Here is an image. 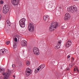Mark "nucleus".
Segmentation results:
<instances>
[{
	"label": "nucleus",
	"instance_id": "nucleus-36",
	"mask_svg": "<svg viewBox=\"0 0 79 79\" xmlns=\"http://www.w3.org/2000/svg\"><path fill=\"white\" fill-rule=\"evenodd\" d=\"M74 72L76 71V68H74Z\"/></svg>",
	"mask_w": 79,
	"mask_h": 79
},
{
	"label": "nucleus",
	"instance_id": "nucleus-13",
	"mask_svg": "<svg viewBox=\"0 0 79 79\" xmlns=\"http://www.w3.org/2000/svg\"><path fill=\"white\" fill-rule=\"evenodd\" d=\"M21 44L23 47L27 46V41L23 40L21 41Z\"/></svg>",
	"mask_w": 79,
	"mask_h": 79
},
{
	"label": "nucleus",
	"instance_id": "nucleus-3",
	"mask_svg": "<svg viewBox=\"0 0 79 79\" xmlns=\"http://www.w3.org/2000/svg\"><path fill=\"white\" fill-rule=\"evenodd\" d=\"M26 21V19L24 18H23L19 21V25L21 27H25V22Z\"/></svg>",
	"mask_w": 79,
	"mask_h": 79
},
{
	"label": "nucleus",
	"instance_id": "nucleus-7",
	"mask_svg": "<svg viewBox=\"0 0 79 79\" xmlns=\"http://www.w3.org/2000/svg\"><path fill=\"white\" fill-rule=\"evenodd\" d=\"M32 71V70L30 69L29 68H28L25 72L26 75L28 77L31 74V72Z\"/></svg>",
	"mask_w": 79,
	"mask_h": 79
},
{
	"label": "nucleus",
	"instance_id": "nucleus-17",
	"mask_svg": "<svg viewBox=\"0 0 79 79\" xmlns=\"http://www.w3.org/2000/svg\"><path fill=\"white\" fill-rule=\"evenodd\" d=\"M18 65L20 67L23 66V62L21 61H19L18 62Z\"/></svg>",
	"mask_w": 79,
	"mask_h": 79
},
{
	"label": "nucleus",
	"instance_id": "nucleus-25",
	"mask_svg": "<svg viewBox=\"0 0 79 79\" xmlns=\"http://www.w3.org/2000/svg\"><path fill=\"white\" fill-rule=\"evenodd\" d=\"M10 41H7L6 42V45H9V44H10Z\"/></svg>",
	"mask_w": 79,
	"mask_h": 79
},
{
	"label": "nucleus",
	"instance_id": "nucleus-37",
	"mask_svg": "<svg viewBox=\"0 0 79 79\" xmlns=\"http://www.w3.org/2000/svg\"><path fill=\"white\" fill-rule=\"evenodd\" d=\"M59 8H60V9H61L62 7H61V6H60V7H59Z\"/></svg>",
	"mask_w": 79,
	"mask_h": 79
},
{
	"label": "nucleus",
	"instance_id": "nucleus-40",
	"mask_svg": "<svg viewBox=\"0 0 79 79\" xmlns=\"http://www.w3.org/2000/svg\"><path fill=\"white\" fill-rule=\"evenodd\" d=\"M74 0L75 1H76V0Z\"/></svg>",
	"mask_w": 79,
	"mask_h": 79
},
{
	"label": "nucleus",
	"instance_id": "nucleus-5",
	"mask_svg": "<svg viewBox=\"0 0 79 79\" xmlns=\"http://www.w3.org/2000/svg\"><path fill=\"white\" fill-rule=\"evenodd\" d=\"M33 50V52L34 54L37 55H39V49L37 47H34Z\"/></svg>",
	"mask_w": 79,
	"mask_h": 79
},
{
	"label": "nucleus",
	"instance_id": "nucleus-14",
	"mask_svg": "<svg viewBox=\"0 0 79 79\" xmlns=\"http://www.w3.org/2000/svg\"><path fill=\"white\" fill-rule=\"evenodd\" d=\"M8 11V10L7 9L3 7V9L2 11L3 13H4V14H6V13H7Z\"/></svg>",
	"mask_w": 79,
	"mask_h": 79
},
{
	"label": "nucleus",
	"instance_id": "nucleus-39",
	"mask_svg": "<svg viewBox=\"0 0 79 79\" xmlns=\"http://www.w3.org/2000/svg\"><path fill=\"white\" fill-rule=\"evenodd\" d=\"M71 66V64H69V66Z\"/></svg>",
	"mask_w": 79,
	"mask_h": 79
},
{
	"label": "nucleus",
	"instance_id": "nucleus-21",
	"mask_svg": "<svg viewBox=\"0 0 79 79\" xmlns=\"http://www.w3.org/2000/svg\"><path fill=\"white\" fill-rule=\"evenodd\" d=\"M7 23L8 24V26H10V20H7Z\"/></svg>",
	"mask_w": 79,
	"mask_h": 79
},
{
	"label": "nucleus",
	"instance_id": "nucleus-10",
	"mask_svg": "<svg viewBox=\"0 0 79 79\" xmlns=\"http://www.w3.org/2000/svg\"><path fill=\"white\" fill-rule=\"evenodd\" d=\"M8 52V50L3 49L0 50V55H1L2 53L5 54Z\"/></svg>",
	"mask_w": 79,
	"mask_h": 79
},
{
	"label": "nucleus",
	"instance_id": "nucleus-32",
	"mask_svg": "<svg viewBox=\"0 0 79 79\" xmlns=\"http://www.w3.org/2000/svg\"><path fill=\"white\" fill-rule=\"evenodd\" d=\"M2 18V15H0V21L1 20V19Z\"/></svg>",
	"mask_w": 79,
	"mask_h": 79
},
{
	"label": "nucleus",
	"instance_id": "nucleus-34",
	"mask_svg": "<svg viewBox=\"0 0 79 79\" xmlns=\"http://www.w3.org/2000/svg\"><path fill=\"white\" fill-rule=\"evenodd\" d=\"M67 70H68V71H69V68H67Z\"/></svg>",
	"mask_w": 79,
	"mask_h": 79
},
{
	"label": "nucleus",
	"instance_id": "nucleus-19",
	"mask_svg": "<svg viewBox=\"0 0 79 79\" xmlns=\"http://www.w3.org/2000/svg\"><path fill=\"white\" fill-rule=\"evenodd\" d=\"M65 16H67V17H69L70 18L71 16H70V14L69 13H66L65 15Z\"/></svg>",
	"mask_w": 79,
	"mask_h": 79
},
{
	"label": "nucleus",
	"instance_id": "nucleus-2",
	"mask_svg": "<svg viewBox=\"0 0 79 79\" xmlns=\"http://www.w3.org/2000/svg\"><path fill=\"white\" fill-rule=\"evenodd\" d=\"M67 10L71 13H74L77 11V8L73 6H72L68 8Z\"/></svg>",
	"mask_w": 79,
	"mask_h": 79
},
{
	"label": "nucleus",
	"instance_id": "nucleus-27",
	"mask_svg": "<svg viewBox=\"0 0 79 79\" xmlns=\"http://www.w3.org/2000/svg\"><path fill=\"white\" fill-rule=\"evenodd\" d=\"M3 3H4V2L3 1V0H1L0 1V4H1V5H2Z\"/></svg>",
	"mask_w": 79,
	"mask_h": 79
},
{
	"label": "nucleus",
	"instance_id": "nucleus-8",
	"mask_svg": "<svg viewBox=\"0 0 79 79\" xmlns=\"http://www.w3.org/2000/svg\"><path fill=\"white\" fill-rule=\"evenodd\" d=\"M12 3L14 5H17L19 4V0H11Z\"/></svg>",
	"mask_w": 79,
	"mask_h": 79
},
{
	"label": "nucleus",
	"instance_id": "nucleus-41",
	"mask_svg": "<svg viewBox=\"0 0 79 79\" xmlns=\"http://www.w3.org/2000/svg\"><path fill=\"white\" fill-rule=\"evenodd\" d=\"M35 73H37V72L36 73V72H35Z\"/></svg>",
	"mask_w": 79,
	"mask_h": 79
},
{
	"label": "nucleus",
	"instance_id": "nucleus-33",
	"mask_svg": "<svg viewBox=\"0 0 79 79\" xmlns=\"http://www.w3.org/2000/svg\"><path fill=\"white\" fill-rule=\"evenodd\" d=\"M75 64H73V65H71V67H72V66H74V65Z\"/></svg>",
	"mask_w": 79,
	"mask_h": 79
},
{
	"label": "nucleus",
	"instance_id": "nucleus-6",
	"mask_svg": "<svg viewBox=\"0 0 79 79\" xmlns=\"http://www.w3.org/2000/svg\"><path fill=\"white\" fill-rule=\"evenodd\" d=\"M43 18L45 22L46 23L50 22V21H49V20H50L49 16L47 15H45L44 16Z\"/></svg>",
	"mask_w": 79,
	"mask_h": 79
},
{
	"label": "nucleus",
	"instance_id": "nucleus-9",
	"mask_svg": "<svg viewBox=\"0 0 79 79\" xmlns=\"http://www.w3.org/2000/svg\"><path fill=\"white\" fill-rule=\"evenodd\" d=\"M72 44V43L71 42V41L70 40H69L68 41L65 45V46L68 48V47H69L71 45V44Z\"/></svg>",
	"mask_w": 79,
	"mask_h": 79
},
{
	"label": "nucleus",
	"instance_id": "nucleus-26",
	"mask_svg": "<svg viewBox=\"0 0 79 79\" xmlns=\"http://www.w3.org/2000/svg\"><path fill=\"white\" fill-rule=\"evenodd\" d=\"M74 58L73 57L71 59V62H73V61H74Z\"/></svg>",
	"mask_w": 79,
	"mask_h": 79
},
{
	"label": "nucleus",
	"instance_id": "nucleus-12",
	"mask_svg": "<svg viewBox=\"0 0 79 79\" xmlns=\"http://www.w3.org/2000/svg\"><path fill=\"white\" fill-rule=\"evenodd\" d=\"M10 70H8L7 72V74L4 76L3 79H8V77H9V76H10Z\"/></svg>",
	"mask_w": 79,
	"mask_h": 79
},
{
	"label": "nucleus",
	"instance_id": "nucleus-35",
	"mask_svg": "<svg viewBox=\"0 0 79 79\" xmlns=\"http://www.w3.org/2000/svg\"><path fill=\"white\" fill-rule=\"evenodd\" d=\"M40 69H40V68H39L38 69H37V70H38V71H39V70H40Z\"/></svg>",
	"mask_w": 79,
	"mask_h": 79
},
{
	"label": "nucleus",
	"instance_id": "nucleus-1",
	"mask_svg": "<svg viewBox=\"0 0 79 79\" xmlns=\"http://www.w3.org/2000/svg\"><path fill=\"white\" fill-rule=\"evenodd\" d=\"M58 27V23L56 22L51 23V25L49 27L50 31H53L54 30V28H56Z\"/></svg>",
	"mask_w": 79,
	"mask_h": 79
},
{
	"label": "nucleus",
	"instance_id": "nucleus-42",
	"mask_svg": "<svg viewBox=\"0 0 79 79\" xmlns=\"http://www.w3.org/2000/svg\"><path fill=\"white\" fill-rule=\"evenodd\" d=\"M38 72H37V73H38Z\"/></svg>",
	"mask_w": 79,
	"mask_h": 79
},
{
	"label": "nucleus",
	"instance_id": "nucleus-18",
	"mask_svg": "<svg viewBox=\"0 0 79 79\" xmlns=\"http://www.w3.org/2000/svg\"><path fill=\"white\" fill-rule=\"evenodd\" d=\"M8 70H9V71H10V73H9V76H10V73H11V71H10V70H9V69H8V70H7V72L6 73H3L2 74V75H3V76H4V75H5V76H6V74H7V75L8 74V73H7L8 72Z\"/></svg>",
	"mask_w": 79,
	"mask_h": 79
},
{
	"label": "nucleus",
	"instance_id": "nucleus-11",
	"mask_svg": "<svg viewBox=\"0 0 79 79\" xmlns=\"http://www.w3.org/2000/svg\"><path fill=\"white\" fill-rule=\"evenodd\" d=\"M61 40H59L56 46L55 47V48H56V49H59V48H60V46H61Z\"/></svg>",
	"mask_w": 79,
	"mask_h": 79
},
{
	"label": "nucleus",
	"instance_id": "nucleus-29",
	"mask_svg": "<svg viewBox=\"0 0 79 79\" xmlns=\"http://www.w3.org/2000/svg\"><path fill=\"white\" fill-rule=\"evenodd\" d=\"M15 66H16L15 64H13L12 65V68H15Z\"/></svg>",
	"mask_w": 79,
	"mask_h": 79
},
{
	"label": "nucleus",
	"instance_id": "nucleus-23",
	"mask_svg": "<svg viewBox=\"0 0 79 79\" xmlns=\"http://www.w3.org/2000/svg\"><path fill=\"white\" fill-rule=\"evenodd\" d=\"M26 64L27 66H29L30 64V62L29 61H27L26 62Z\"/></svg>",
	"mask_w": 79,
	"mask_h": 79
},
{
	"label": "nucleus",
	"instance_id": "nucleus-20",
	"mask_svg": "<svg viewBox=\"0 0 79 79\" xmlns=\"http://www.w3.org/2000/svg\"><path fill=\"white\" fill-rule=\"evenodd\" d=\"M4 7L5 8L7 9L8 10V8H9V6H8V5H6V6L5 5Z\"/></svg>",
	"mask_w": 79,
	"mask_h": 79
},
{
	"label": "nucleus",
	"instance_id": "nucleus-30",
	"mask_svg": "<svg viewBox=\"0 0 79 79\" xmlns=\"http://www.w3.org/2000/svg\"><path fill=\"white\" fill-rule=\"evenodd\" d=\"M0 71L1 72H4V71H5V70H4V69H0Z\"/></svg>",
	"mask_w": 79,
	"mask_h": 79
},
{
	"label": "nucleus",
	"instance_id": "nucleus-4",
	"mask_svg": "<svg viewBox=\"0 0 79 79\" xmlns=\"http://www.w3.org/2000/svg\"><path fill=\"white\" fill-rule=\"evenodd\" d=\"M28 29L29 31L30 32H33L34 31V27L33 24L30 23L28 25Z\"/></svg>",
	"mask_w": 79,
	"mask_h": 79
},
{
	"label": "nucleus",
	"instance_id": "nucleus-22",
	"mask_svg": "<svg viewBox=\"0 0 79 79\" xmlns=\"http://www.w3.org/2000/svg\"><path fill=\"white\" fill-rule=\"evenodd\" d=\"M69 18H70V17H67L66 16H65L64 19V20H66L67 19H69Z\"/></svg>",
	"mask_w": 79,
	"mask_h": 79
},
{
	"label": "nucleus",
	"instance_id": "nucleus-31",
	"mask_svg": "<svg viewBox=\"0 0 79 79\" xmlns=\"http://www.w3.org/2000/svg\"><path fill=\"white\" fill-rule=\"evenodd\" d=\"M76 71H77V73H79V69H78V68L77 67L76 68Z\"/></svg>",
	"mask_w": 79,
	"mask_h": 79
},
{
	"label": "nucleus",
	"instance_id": "nucleus-28",
	"mask_svg": "<svg viewBox=\"0 0 79 79\" xmlns=\"http://www.w3.org/2000/svg\"><path fill=\"white\" fill-rule=\"evenodd\" d=\"M15 42H17V41H18V39H17V38H15Z\"/></svg>",
	"mask_w": 79,
	"mask_h": 79
},
{
	"label": "nucleus",
	"instance_id": "nucleus-38",
	"mask_svg": "<svg viewBox=\"0 0 79 79\" xmlns=\"http://www.w3.org/2000/svg\"><path fill=\"white\" fill-rule=\"evenodd\" d=\"M13 76V77H15V75H14V76Z\"/></svg>",
	"mask_w": 79,
	"mask_h": 79
},
{
	"label": "nucleus",
	"instance_id": "nucleus-15",
	"mask_svg": "<svg viewBox=\"0 0 79 79\" xmlns=\"http://www.w3.org/2000/svg\"><path fill=\"white\" fill-rule=\"evenodd\" d=\"M13 42L14 43L13 48H14V49H15V48H16L17 47V45H16V42H15V40H14L13 41Z\"/></svg>",
	"mask_w": 79,
	"mask_h": 79
},
{
	"label": "nucleus",
	"instance_id": "nucleus-24",
	"mask_svg": "<svg viewBox=\"0 0 79 79\" xmlns=\"http://www.w3.org/2000/svg\"><path fill=\"white\" fill-rule=\"evenodd\" d=\"M70 57V55H68V56H67V58L69 61V60H70V58H69Z\"/></svg>",
	"mask_w": 79,
	"mask_h": 79
},
{
	"label": "nucleus",
	"instance_id": "nucleus-16",
	"mask_svg": "<svg viewBox=\"0 0 79 79\" xmlns=\"http://www.w3.org/2000/svg\"><path fill=\"white\" fill-rule=\"evenodd\" d=\"M45 68V65L44 64L41 65L39 67V68H40V69H41V70H42V69L43 68Z\"/></svg>",
	"mask_w": 79,
	"mask_h": 79
}]
</instances>
